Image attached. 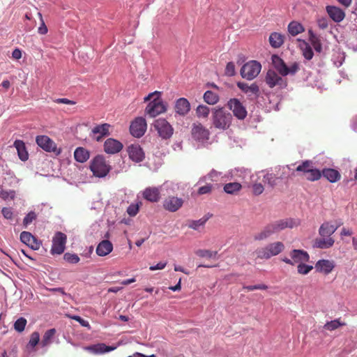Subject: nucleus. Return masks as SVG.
Segmentation results:
<instances>
[{
	"label": "nucleus",
	"instance_id": "63",
	"mask_svg": "<svg viewBox=\"0 0 357 357\" xmlns=\"http://www.w3.org/2000/svg\"><path fill=\"white\" fill-rule=\"evenodd\" d=\"M12 57L14 59H21L22 57V51L18 49V48H15L13 53H12Z\"/></svg>",
	"mask_w": 357,
	"mask_h": 357
},
{
	"label": "nucleus",
	"instance_id": "55",
	"mask_svg": "<svg viewBox=\"0 0 357 357\" xmlns=\"http://www.w3.org/2000/svg\"><path fill=\"white\" fill-rule=\"evenodd\" d=\"M264 190V188L261 183H255L252 185V192L255 195H261Z\"/></svg>",
	"mask_w": 357,
	"mask_h": 357
},
{
	"label": "nucleus",
	"instance_id": "31",
	"mask_svg": "<svg viewBox=\"0 0 357 357\" xmlns=\"http://www.w3.org/2000/svg\"><path fill=\"white\" fill-rule=\"evenodd\" d=\"M116 349V346H107L104 343H99L93 345H91V351L96 354H100L106 352H109L114 351Z\"/></svg>",
	"mask_w": 357,
	"mask_h": 357
},
{
	"label": "nucleus",
	"instance_id": "34",
	"mask_svg": "<svg viewBox=\"0 0 357 357\" xmlns=\"http://www.w3.org/2000/svg\"><path fill=\"white\" fill-rule=\"evenodd\" d=\"M304 31L305 29L303 25L298 22H291L288 25V31L292 36H296Z\"/></svg>",
	"mask_w": 357,
	"mask_h": 357
},
{
	"label": "nucleus",
	"instance_id": "8",
	"mask_svg": "<svg viewBox=\"0 0 357 357\" xmlns=\"http://www.w3.org/2000/svg\"><path fill=\"white\" fill-rule=\"evenodd\" d=\"M146 128L147 124L145 119L137 117L130 123V132L133 137L139 138L144 135Z\"/></svg>",
	"mask_w": 357,
	"mask_h": 357
},
{
	"label": "nucleus",
	"instance_id": "12",
	"mask_svg": "<svg viewBox=\"0 0 357 357\" xmlns=\"http://www.w3.org/2000/svg\"><path fill=\"white\" fill-rule=\"evenodd\" d=\"M227 106L233 112L234 115L238 119L243 120L247 116V111L243 104L236 98L230 99Z\"/></svg>",
	"mask_w": 357,
	"mask_h": 357
},
{
	"label": "nucleus",
	"instance_id": "37",
	"mask_svg": "<svg viewBox=\"0 0 357 357\" xmlns=\"http://www.w3.org/2000/svg\"><path fill=\"white\" fill-rule=\"evenodd\" d=\"M204 100L208 105H215L219 100L218 95L211 91H206L204 94Z\"/></svg>",
	"mask_w": 357,
	"mask_h": 357
},
{
	"label": "nucleus",
	"instance_id": "27",
	"mask_svg": "<svg viewBox=\"0 0 357 357\" xmlns=\"http://www.w3.org/2000/svg\"><path fill=\"white\" fill-rule=\"evenodd\" d=\"M237 86L244 93L248 94L249 96H258L259 93V88L258 85L255 83L252 84L251 85H248L244 82H238Z\"/></svg>",
	"mask_w": 357,
	"mask_h": 357
},
{
	"label": "nucleus",
	"instance_id": "15",
	"mask_svg": "<svg viewBox=\"0 0 357 357\" xmlns=\"http://www.w3.org/2000/svg\"><path fill=\"white\" fill-rule=\"evenodd\" d=\"M183 204V200L182 198L177 197L169 196L165 199L163 202V208L169 212H176Z\"/></svg>",
	"mask_w": 357,
	"mask_h": 357
},
{
	"label": "nucleus",
	"instance_id": "21",
	"mask_svg": "<svg viewBox=\"0 0 357 357\" xmlns=\"http://www.w3.org/2000/svg\"><path fill=\"white\" fill-rule=\"evenodd\" d=\"M142 196L150 202H158L160 199V190L156 187H148L143 191Z\"/></svg>",
	"mask_w": 357,
	"mask_h": 357
},
{
	"label": "nucleus",
	"instance_id": "48",
	"mask_svg": "<svg viewBox=\"0 0 357 357\" xmlns=\"http://www.w3.org/2000/svg\"><path fill=\"white\" fill-rule=\"evenodd\" d=\"M313 268L312 266L306 265L305 263H301L298 265V273L301 275H307Z\"/></svg>",
	"mask_w": 357,
	"mask_h": 357
},
{
	"label": "nucleus",
	"instance_id": "57",
	"mask_svg": "<svg viewBox=\"0 0 357 357\" xmlns=\"http://www.w3.org/2000/svg\"><path fill=\"white\" fill-rule=\"evenodd\" d=\"M318 26L321 29H326L328 26V22L326 17L319 18L317 20Z\"/></svg>",
	"mask_w": 357,
	"mask_h": 357
},
{
	"label": "nucleus",
	"instance_id": "38",
	"mask_svg": "<svg viewBox=\"0 0 357 357\" xmlns=\"http://www.w3.org/2000/svg\"><path fill=\"white\" fill-rule=\"evenodd\" d=\"M346 325L345 322H342L340 321V319H336L334 320H332L331 321H327L324 326V328L326 331H332L334 330L337 329L340 326H344Z\"/></svg>",
	"mask_w": 357,
	"mask_h": 357
},
{
	"label": "nucleus",
	"instance_id": "58",
	"mask_svg": "<svg viewBox=\"0 0 357 357\" xmlns=\"http://www.w3.org/2000/svg\"><path fill=\"white\" fill-rule=\"evenodd\" d=\"M221 175V173L215 170L212 169L208 174V177L209 179H211L213 181H216L218 177Z\"/></svg>",
	"mask_w": 357,
	"mask_h": 357
},
{
	"label": "nucleus",
	"instance_id": "14",
	"mask_svg": "<svg viewBox=\"0 0 357 357\" xmlns=\"http://www.w3.org/2000/svg\"><path fill=\"white\" fill-rule=\"evenodd\" d=\"M111 125L107 123L97 124L91 129L93 139L97 142L102 141L105 137L109 135Z\"/></svg>",
	"mask_w": 357,
	"mask_h": 357
},
{
	"label": "nucleus",
	"instance_id": "17",
	"mask_svg": "<svg viewBox=\"0 0 357 357\" xmlns=\"http://www.w3.org/2000/svg\"><path fill=\"white\" fill-rule=\"evenodd\" d=\"M123 146L121 142L113 138L107 139L104 143V151L107 153L115 154L120 152Z\"/></svg>",
	"mask_w": 357,
	"mask_h": 357
},
{
	"label": "nucleus",
	"instance_id": "26",
	"mask_svg": "<svg viewBox=\"0 0 357 357\" xmlns=\"http://www.w3.org/2000/svg\"><path fill=\"white\" fill-rule=\"evenodd\" d=\"M335 267L334 262L327 259L319 260L316 264L315 268L319 272H322L326 275L329 274Z\"/></svg>",
	"mask_w": 357,
	"mask_h": 357
},
{
	"label": "nucleus",
	"instance_id": "29",
	"mask_svg": "<svg viewBox=\"0 0 357 357\" xmlns=\"http://www.w3.org/2000/svg\"><path fill=\"white\" fill-rule=\"evenodd\" d=\"M14 146L17 149L19 158L22 161H26L29 158V153L26 151L25 144L23 141L17 139L14 142Z\"/></svg>",
	"mask_w": 357,
	"mask_h": 357
},
{
	"label": "nucleus",
	"instance_id": "60",
	"mask_svg": "<svg viewBox=\"0 0 357 357\" xmlns=\"http://www.w3.org/2000/svg\"><path fill=\"white\" fill-rule=\"evenodd\" d=\"M212 190V185L210 184H207L204 186L200 187L198 190V193L199 195H204L209 193Z\"/></svg>",
	"mask_w": 357,
	"mask_h": 357
},
{
	"label": "nucleus",
	"instance_id": "23",
	"mask_svg": "<svg viewBox=\"0 0 357 357\" xmlns=\"http://www.w3.org/2000/svg\"><path fill=\"white\" fill-rule=\"evenodd\" d=\"M326 11L330 17L335 22L342 21L345 17L344 12L341 8L336 6H326Z\"/></svg>",
	"mask_w": 357,
	"mask_h": 357
},
{
	"label": "nucleus",
	"instance_id": "20",
	"mask_svg": "<svg viewBox=\"0 0 357 357\" xmlns=\"http://www.w3.org/2000/svg\"><path fill=\"white\" fill-rule=\"evenodd\" d=\"M342 223H339L337 225H333L331 222L327 221L324 222L321 225L319 229V234L321 237H331L332 234H333L335 231L338 229Z\"/></svg>",
	"mask_w": 357,
	"mask_h": 357
},
{
	"label": "nucleus",
	"instance_id": "39",
	"mask_svg": "<svg viewBox=\"0 0 357 357\" xmlns=\"http://www.w3.org/2000/svg\"><path fill=\"white\" fill-rule=\"evenodd\" d=\"M208 218L203 217L197 220H189L188 222V227L195 230H199L200 227H204Z\"/></svg>",
	"mask_w": 357,
	"mask_h": 357
},
{
	"label": "nucleus",
	"instance_id": "43",
	"mask_svg": "<svg viewBox=\"0 0 357 357\" xmlns=\"http://www.w3.org/2000/svg\"><path fill=\"white\" fill-rule=\"evenodd\" d=\"M195 254L202 258H215L218 254L217 251H211L209 250L199 249L195 251Z\"/></svg>",
	"mask_w": 357,
	"mask_h": 357
},
{
	"label": "nucleus",
	"instance_id": "16",
	"mask_svg": "<svg viewBox=\"0 0 357 357\" xmlns=\"http://www.w3.org/2000/svg\"><path fill=\"white\" fill-rule=\"evenodd\" d=\"M128 153L130 159L135 162H140L145 158L144 152L139 144L130 145L128 147Z\"/></svg>",
	"mask_w": 357,
	"mask_h": 357
},
{
	"label": "nucleus",
	"instance_id": "11",
	"mask_svg": "<svg viewBox=\"0 0 357 357\" xmlns=\"http://www.w3.org/2000/svg\"><path fill=\"white\" fill-rule=\"evenodd\" d=\"M265 82L270 88L278 86L280 89L287 86V82L282 78L275 70H268L265 77Z\"/></svg>",
	"mask_w": 357,
	"mask_h": 357
},
{
	"label": "nucleus",
	"instance_id": "61",
	"mask_svg": "<svg viewBox=\"0 0 357 357\" xmlns=\"http://www.w3.org/2000/svg\"><path fill=\"white\" fill-rule=\"evenodd\" d=\"M167 262H159L155 266H151L149 267L151 271L162 270L165 268Z\"/></svg>",
	"mask_w": 357,
	"mask_h": 357
},
{
	"label": "nucleus",
	"instance_id": "62",
	"mask_svg": "<svg viewBox=\"0 0 357 357\" xmlns=\"http://www.w3.org/2000/svg\"><path fill=\"white\" fill-rule=\"evenodd\" d=\"M55 102L58 104H66V105H75V102L73 100H70L68 98H57L54 100Z\"/></svg>",
	"mask_w": 357,
	"mask_h": 357
},
{
	"label": "nucleus",
	"instance_id": "44",
	"mask_svg": "<svg viewBox=\"0 0 357 357\" xmlns=\"http://www.w3.org/2000/svg\"><path fill=\"white\" fill-rule=\"evenodd\" d=\"M300 69L299 63L297 62L292 63L289 66L286 65L285 71L283 73L282 76L287 75H295Z\"/></svg>",
	"mask_w": 357,
	"mask_h": 357
},
{
	"label": "nucleus",
	"instance_id": "35",
	"mask_svg": "<svg viewBox=\"0 0 357 357\" xmlns=\"http://www.w3.org/2000/svg\"><path fill=\"white\" fill-rule=\"evenodd\" d=\"M241 188L242 185L239 183H228L225 185L224 191L227 194L234 195L238 192L241 190Z\"/></svg>",
	"mask_w": 357,
	"mask_h": 357
},
{
	"label": "nucleus",
	"instance_id": "4",
	"mask_svg": "<svg viewBox=\"0 0 357 357\" xmlns=\"http://www.w3.org/2000/svg\"><path fill=\"white\" fill-rule=\"evenodd\" d=\"M296 171L301 173L309 181H316L321 178V171L314 167L312 160L302 161L296 168Z\"/></svg>",
	"mask_w": 357,
	"mask_h": 357
},
{
	"label": "nucleus",
	"instance_id": "49",
	"mask_svg": "<svg viewBox=\"0 0 357 357\" xmlns=\"http://www.w3.org/2000/svg\"><path fill=\"white\" fill-rule=\"evenodd\" d=\"M37 218L35 212L30 211L23 219V225L25 227L30 225Z\"/></svg>",
	"mask_w": 357,
	"mask_h": 357
},
{
	"label": "nucleus",
	"instance_id": "64",
	"mask_svg": "<svg viewBox=\"0 0 357 357\" xmlns=\"http://www.w3.org/2000/svg\"><path fill=\"white\" fill-rule=\"evenodd\" d=\"M181 279H179L178 282L175 286L169 287V289L173 291H180L181 289Z\"/></svg>",
	"mask_w": 357,
	"mask_h": 357
},
{
	"label": "nucleus",
	"instance_id": "7",
	"mask_svg": "<svg viewBox=\"0 0 357 357\" xmlns=\"http://www.w3.org/2000/svg\"><path fill=\"white\" fill-rule=\"evenodd\" d=\"M261 68V66L259 62L250 61L242 66L241 75L245 79L252 80L259 74Z\"/></svg>",
	"mask_w": 357,
	"mask_h": 357
},
{
	"label": "nucleus",
	"instance_id": "6",
	"mask_svg": "<svg viewBox=\"0 0 357 357\" xmlns=\"http://www.w3.org/2000/svg\"><path fill=\"white\" fill-rule=\"evenodd\" d=\"M110 169V166L107 163L102 155L95 157L93 162L91 164V171L97 177L102 178L106 176Z\"/></svg>",
	"mask_w": 357,
	"mask_h": 357
},
{
	"label": "nucleus",
	"instance_id": "51",
	"mask_svg": "<svg viewBox=\"0 0 357 357\" xmlns=\"http://www.w3.org/2000/svg\"><path fill=\"white\" fill-rule=\"evenodd\" d=\"M63 258L66 261L69 263L76 264L79 261V258L75 254L66 253L63 256Z\"/></svg>",
	"mask_w": 357,
	"mask_h": 357
},
{
	"label": "nucleus",
	"instance_id": "53",
	"mask_svg": "<svg viewBox=\"0 0 357 357\" xmlns=\"http://www.w3.org/2000/svg\"><path fill=\"white\" fill-rule=\"evenodd\" d=\"M236 73L235 65L233 62L227 63L225 68V75L227 76H234Z\"/></svg>",
	"mask_w": 357,
	"mask_h": 357
},
{
	"label": "nucleus",
	"instance_id": "54",
	"mask_svg": "<svg viewBox=\"0 0 357 357\" xmlns=\"http://www.w3.org/2000/svg\"><path fill=\"white\" fill-rule=\"evenodd\" d=\"M303 55L307 60L312 59L314 55L312 47L307 45L303 50Z\"/></svg>",
	"mask_w": 357,
	"mask_h": 357
},
{
	"label": "nucleus",
	"instance_id": "13",
	"mask_svg": "<svg viewBox=\"0 0 357 357\" xmlns=\"http://www.w3.org/2000/svg\"><path fill=\"white\" fill-rule=\"evenodd\" d=\"M192 137L199 142H205L209 138V130L200 123H194L192 126Z\"/></svg>",
	"mask_w": 357,
	"mask_h": 357
},
{
	"label": "nucleus",
	"instance_id": "3",
	"mask_svg": "<svg viewBox=\"0 0 357 357\" xmlns=\"http://www.w3.org/2000/svg\"><path fill=\"white\" fill-rule=\"evenodd\" d=\"M231 114L224 108L214 109L212 112V123L218 130L228 129L232 122Z\"/></svg>",
	"mask_w": 357,
	"mask_h": 357
},
{
	"label": "nucleus",
	"instance_id": "59",
	"mask_svg": "<svg viewBox=\"0 0 357 357\" xmlns=\"http://www.w3.org/2000/svg\"><path fill=\"white\" fill-rule=\"evenodd\" d=\"M138 211H139V208H138V206H137V205H130L128 206V208L127 209V213L130 216L136 215L137 213H138Z\"/></svg>",
	"mask_w": 357,
	"mask_h": 357
},
{
	"label": "nucleus",
	"instance_id": "24",
	"mask_svg": "<svg viewBox=\"0 0 357 357\" xmlns=\"http://www.w3.org/2000/svg\"><path fill=\"white\" fill-rule=\"evenodd\" d=\"M113 250V244L109 240H102L96 248V254L100 257L108 255Z\"/></svg>",
	"mask_w": 357,
	"mask_h": 357
},
{
	"label": "nucleus",
	"instance_id": "25",
	"mask_svg": "<svg viewBox=\"0 0 357 357\" xmlns=\"http://www.w3.org/2000/svg\"><path fill=\"white\" fill-rule=\"evenodd\" d=\"M190 109V104L185 98L178 99L175 105V111L177 114L185 116Z\"/></svg>",
	"mask_w": 357,
	"mask_h": 357
},
{
	"label": "nucleus",
	"instance_id": "32",
	"mask_svg": "<svg viewBox=\"0 0 357 357\" xmlns=\"http://www.w3.org/2000/svg\"><path fill=\"white\" fill-rule=\"evenodd\" d=\"M334 243L335 240L332 237H322L315 240L314 246L320 249H326L331 248Z\"/></svg>",
	"mask_w": 357,
	"mask_h": 357
},
{
	"label": "nucleus",
	"instance_id": "50",
	"mask_svg": "<svg viewBox=\"0 0 357 357\" xmlns=\"http://www.w3.org/2000/svg\"><path fill=\"white\" fill-rule=\"evenodd\" d=\"M1 213L3 218L6 220H12L14 218V213L13 208L10 207H3L1 209Z\"/></svg>",
	"mask_w": 357,
	"mask_h": 357
},
{
	"label": "nucleus",
	"instance_id": "19",
	"mask_svg": "<svg viewBox=\"0 0 357 357\" xmlns=\"http://www.w3.org/2000/svg\"><path fill=\"white\" fill-rule=\"evenodd\" d=\"M20 241L34 250H37L40 248V243L29 231H22L20 234Z\"/></svg>",
	"mask_w": 357,
	"mask_h": 357
},
{
	"label": "nucleus",
	"instance_id": "41",
	"mask_svg": "<svg viewBox=\"0 0 357 357\" xmlns=\"http://www.w3.org/2000/svg\"><path fill=\"white\" fill-rule=\"evenodd\" d=\"M55 333H56V330L54 328L47 330L45 333V334L43 337V339L41 341L42 346L45 347V346L48 345L49 344H50V342H52V339L53 338Z\"/></svg>",
	"mask_w": 357,
	"mask_h": 357
},
{
	"label": "nucleus",
	"instance_id": "2",
	"mask_svg": "<svg viewBox=\"0 0 357 357\" xmlns=\"http://www.w3.org/2000/svg\"><path fill=\"white\" fill-rule=\"evenodd\" d=\"M160 94V92L155 91L144 98V102L150 101L145 109V112L150 117H155L167 110V105L161 99Z\"/></svg>",
	"mask_w": 357,
	"mask_h": 357
},
{
	"label": "nucleus",
	"instance_id": "36",
	"mask_svg": "<svg viewBox=\"0 0 357 357\" xmlns=\"http://www.w3.org/2000/svg\"><path fill=\"white\" fill-rule=\"evenodd\" d=\"M272 61L276 70L278 71L280 75L282 76L283 73L285 71L286 67V63L284 61L277 55H273L272 56Z\"/></svg>",
	"mask_w": 357,
	"mask_h": 357
},
{
	"label": "nucleus",
	"instance_id": "45",
	"mask_svg": "<svg viewBox=\"0 0 357 357\" xmlns=\"http://www.w3.org/2000/svg\"><path fill=\"white\" fill-rule=\"evenodd\" d=\"M210 113L208 107L200 105L196 109V114L198 118H207Z\"/></svg>",
	"mask_w": 357,
	"mask_h": 357
},
{
	"label": "nucleus",
	"instance_id": "28",
	"mask_svg": "<svg viewBox=\"0 0 357 357\" xmlns=\"http://www.w3.org/2000/svg\"><path fill=\"white\" fill-rule=\"evenodd\" d=\"M321 176L326 178L329 182L335 183L339 181L341 175L337 170L331 168H325L321 172Z\"/></svg>",
	"mask_w": 357,
	"mask_h": 357
},
{
	"label": "nucleus",
	"instance_id": "18",
	"mask_svg": "<svg viewBox=\"0 0 357 357\" xmlns=\"http://www.w3.org/2000/svg\"><path fill=\"white\" fill-rule=\"evenodd\" d=\"M36 142L37 144L45 151L52 152L54 151L56 149L55 143L46 135L37 136Z\"/></svg>",
	"mask_w": 357,
	"mask_h": 357
},
{
	"label": "nucleus",
	"instance_id": "1",
	"mask_svg": "<svg viewBox=\"0 0 357 357\" xmlns=\"http://www.w3.org/2000/svg\"><path fill=\"white\" fill-rule=\"evenodd\" d=\"M300 225L298 219L285 218L273 221L266 225L259 232L254 236L255 241H263L271 235L278 233L287 228L292 229Z\"/></svg>",
	"mask_w": 357,
	"mask_h": 357
},
{
	"label": "nucleus",
	"instance_id": "5",
	"mask_svg": "<svg viewBox=\"0 0 357 357\" xmlns=\"http://www.w3.org/2000/svg\"><path fill=\"white\" fill-rule=\"evenodd\" d=\"M284 249V245L280 241L273 242L264 247L259 248L255 251L257 258L268 259L281 253Z\"/></svg>",
	"mask_w": 357,
	"mask_h": 357
},
{
	"label": "nucleus",
	"instance_id": "46",
	"mask_svg": "<svg viewBox=\"0 0 357 357\" xmlns=\"http://www.w3.org/2000/svg\"><path fill=\"white\" fill-rule=\"evenodd\" d=\"M26 323V319L24 317L17 319L14 324L15 330L19 333L22 332L25 328Z\"/></svg>",
	"mask_w": 357,
	"mask_h": 357
},
{
	"label": "nucleus",
	"instance_id": "40",
	"mask_svg": "<svg viewBox=\"0 0 357 357\" xmlns=\"http://www.w3.org/2000/svg\"><path fill=\"white\" fill-rule=\"evenodd\" d=\"M282 178V176H277L273 173H266L264 176V182L267 183L271 187L273 188L277 185L278 180Z\"/></svg>",
	"mask_w": 357,
	"mask_h": 357
},
{
	"label": "nucleus",
	"instance_id": "33",
	"mask_svg": "<svg viewBox=\"0 0 357 357\" xmlns=\"http://www.w3.org/2000/svg\"><path fill=\"white\" fill-rule=\"evenodd\" d=\"M74 157L77 162H84L89 158V153L84 148L78 147L74 152Z\"/></svg>",
	"mask_w": 357,
	"mask_h": 357
},
{
	"label": "nucleus",
	"instance_id": "9",
	"mask_svg": "<svg viewBox=\"0 0 357 357\" xmlns=\"http://www.w3.org/2000/svg\"><path fill=\"white\" fill-rule=\"evenodd\" d=\"M154 128L162 139H169L173 135V128L165 119H157L154 123Z\"/></svg>",
	"mask_w": 357,
	"mask_h": 357
},
{
	"label": "nucleus",
	"instance_id": "10",
	"mask_svg": "<svg viewBox=\"0 0 357 357\" xmlns=\"http://www.w3.org/2000/svg\"><path fill=\"white\" fill-rule=\"evenodd\" d=\"M67 236L65 234L58 231L52 239L51 253L53 255H61L64 252Z\"/></svg>",
	"mask_w": 357,
	"mask_h": 357
},
{
	"label": "nucleus",
	"instance_id": "42",
	"mask_svg": "<svg viewBox=\"0 0 357 357\" xmlns=\"http://www.w3.org/2000/svg\"><path fill=\"white\" fill-rule=\"evenodd\" d=\"M16 192L15 190H6L0 187V197L6 201L8 199L13 200L15 198Z\"/></svg>",
	"mask_w": 357,
	"mask_h": 357
},
{
	"label": "nucleus",
	"instance_id": "56",
	"mask_svg": "<svg viewBox=\"0 0 357 357\" xmlns=\"http://www.w3.org/2000/svg\"><path fill=\"white\" fill-rule=\"evenodd\" d=\"M38 15L41 20V24L38 28V33L40 34H43V35L46 34L47 33L48 30H47V28L43 20L42 14L40 13H38Z\"/></svg>",
	"mask_w": 357,
	"mask_h": 357
},
{
	"label": "nucleus",
	"instance_id": "52",
	"mask_svg": "<svg viewBox=\"0 0 357 357\" xmlns=\"http://www.w3.org/2000/svg\"><path fill=\"white\" fill-rule=\"evenodd\" d=\"M40 340V335L38 332H33L31 335L30 340H29V345L32 347H34L38 344Z\"/></svg>",
	"mask_w": 357,
	"mask_h": 357
},
{
	"label": "nucleus",
	"instance_id": "30",
	"mask_svg": "<svg viewBox=\"0 0 357 357\" xmlns=\"http://www.w3.org/2000/svg\"><path fill=\"white\" fill-rule=\"evenodd\" d=\"M284 40V36L278 32H273L271 33L268 41L271 46L273 48L280 47Z\"/></svg>",
	"mask_w": 357,
	"mask_h": 357
},
{
	"label": "nucleus",
	"instance_id": "47",
	"mask_svg": "<svg viewBox=\"0 0 357 357\" xmlns=\"http://www.w3.org/2000/svg\"><path fill=\"white\" fill-rule=\"evenodd\" d=\"M310 33L311 34L310 42L312 43L313 48L315 50L316 52L320 53L322 51V45L320 42V40L314 35H312L311 31H310Z\"/></svg>",
	"mask_w": 357,
	"mask_h": 357
},
{
	"label": "nucleus",
	"instance_id": "22",
	"mask_svg": "<svg viewBox=\"0 0 357 357\" xmlns=\"http://www.w3.org/2000/svg\"><path fill=\"white\" fill-rule=\"evenodd\" d=\"M290 256L294 261V265L296 264L306 263L309 261L310 257L307 252L302 250H293L290 252Z\"/></svg>",
	"mask_w": 357,
	"mask_h": 357
}]
</instances>
